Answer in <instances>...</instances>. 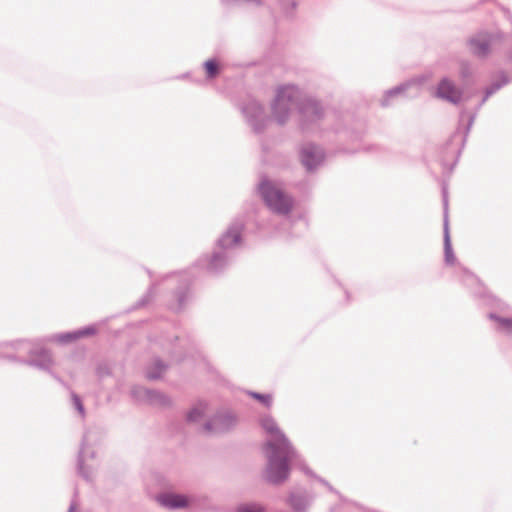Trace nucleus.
<instances>
[{"label": "nucleus", "instance_id": "31", "mask_svg": "<svg viewBox=\"0 0 512 512\" xmlns=\"http://www.w3.org/2000/svg\"><path fill=\"white\" fill-rule=\"evenodd\" d=\"M71 401L75 410L78 411L81 417L85 416V408L81 398L74 392L71 393Z\"/></svg>", "mask_w": 512, "mask_h": 512}, {"label": "nucleus", "instance_id": "20", "mask_svg": "<svg viewBox=\"0 0 512 512\" xmlns=\"http://www.w3.org/2000/svg\"><path fill=\"white\" fill-rule=\"evenodd\" d=\"M475 115L470 112H462L460 114L459 119V127L457 128L456 133L453 135V140L456 139L458 135H461L462 144L465 143L467 135L473 125Z\"/></svg>", "mask_w": 512, "mask_h": 512}, {"label": "nucleus", "instance_id": "37", "mask_svg": "<svg viewBox=\"0 0 512 512\" xmlns=\"http://www.w3.org/2000/svg\"><path fill=\"white\" fill-rule=\"evenodd\" d=\"M68 512H77V505H76V503L74 501L71 502V504L69 506V509H68Z\"/></svg>", "mask_w": 512, "mask_h": 512}, {"label": "nucleus", "instance_id": "28", "mask_svg": "<svg viewBox=\"0 0 512 512\" xmlns=\"http://www.w3.org/2000/svg\"><path fill=\"white\" fill-rule=\"evenodd\" d=\"M469 96L463 92L459 91L454 85L450 83V103H459L461 101H467Z\"/></svg>", "mask_w": 512, "mask_h": 512}, {"label": "nucleus", "instance_id": "18", "mask_svg": "<svg viewBox=\"0 0 512 512\" xmlns=\"http://www.w3.org/2000/svg\"><path fill=\"white\" fill-rule=\"evenodd\" d=\"M157 501L161 506L168 509H180L189 505V500L186 496L174 493L159 494Z\"/></svg>", "mask_w": 512, "mask_h": 512}, {"label": "nucleus", "instance_id": "22", "mask_svg": "<svg viewBox=\"0 0 512 512\" xmlns=\"http://www.w3.org/2000/svg\"><path fill=\"white\" fill-rule=\"evenodd\" d=\"M147 404L155 407H167L171 404V400L164 393L150 389Z\"/></svg>", "mask_w": 512, "mask_h": 512}, {"label": "nucleus", "instance_id": "14", "mask_svg": "<svg viewBox=\"0 0 512 512\" xmlns=\"http://www.w3.org/2000/svg\"><path fill=\"white\" fill-rule=\"evenodd\" d=\"M230 263L227 252L216 248L210 256H202L198 259L197 265L204 268L208 273L218 274L222 272Z\"/></svg>", "mask_w": 512, "mask_h": 512}, {"label": "nucleus", "instance_id": "25", "mask_svg": "<svg viewBox=\"0 0 512 512\" xmlns=\"http://www.w3.org/2000/svg\"><path fill=\"white\" fill-rule=\"evenodd\" d=\"M203 66L206 71V77L209 80L216 78L220 73L219 63L215 59L205 61Z\"/></svg>", "mask_w": 512, "mask_h": 512}, {"label": "nucleus", "instance_id": "11", "mask_svg": "<svg viewBox=\"0 0 512 512\" xmlns=\"http://www.w3.org/2000/svg\"><path fill=\"white\" fill-rule=\"evenodd\" d=\"M169 278L178 283L175 292V302L170 304V308L176 312L182 311L190 300L189 286L192 282V277L188 272H182Z\"/></svg>", "mask_w": 512, "mask_h": 512}, {"label": "nucleus", "instance_id": "12", "mask_svg": "<svg viewBox=\"0 0 512 512\" xmlns=\"http://www.w3.org/2000/svg\"><path fill=\"white\" fill-rule=\"evenodd\" d=\"M325 159L323 148L314 143H305L300 149V160L305 169L309 172L317 169Z\"/></svg>", "mask_w": 512, "mask_h": 512}, {"label": "nucleus", "instance_id": "30", "mask_svg": "<svg viewBox=\"0 0 512 512\" xmlns=\"http://www.w3.org/2000/svg\"><path fill=\"white\" fill-rule=\"evenodd\" d=\"M236 512H265V509L260 504L248 503L240 505Z\"/></svg>", "mask_w": 512, "mask_h": 512}, {"label": "nucleus", "instance_id": "17", "mask_svg": "<svg viewBox=\"0 0 512 512\" xmlns=\"http://www.w3.org/2000/svg\"><path fill=\"white\" fill-rule=\"evenodd\" d=\"M95 332L96 328L94 326H87L75 331L53 335L51 337V340L61 344H67L76 341L80 338L94 335Z\"/></svg>", "mask_w": 512, "mask_h": 512}, {"label": "nucleus", "instance_id": "13", "mask_svg": "<svg viewBox=\"0 0 512 512\" xmlns=\"http://www.w3.org/2000/svg\"><path fill=\"white\" fill-rule=\"evenodd\" d=\"M92 431H87L82 439L81 447L78 453L77 469L79 475L86 481H92L94 477V469L86 465L87 457H94V451H90L89 445L92 440Z\"/></svg>", "mask_w": 512, "mask_h": 512}, {"label": "nucleus", "instance_id": "38", "mask_svg": "<svg viewBox=\"0 0 512 512\" xmlns=\"http://www.w3.org/2000/svg\"><path fill=\"white\" fill-rule=\"evenodd\" d=\"M147 302H148V299H146V297H145V298H143V299H142V301H141V305H144V304H145V303H147Z\"/></svg>", "mask_w": 512, "mask_h": 512}, {"label": "nucleus", "instance_id": "5", "mask_svg": "<svg viewBox=\"0 0 512 512\" xmlns=\"http://www.w3.org/2000/svg\"><path fill=\"white\" fill-rule=\"evenodd\" d=\"M433 72L428 70L420 75H416L400 85L385 91L380 100L382 107H389L397 96H405L407 98H417L423 87H425L433 78Z\"/></svg>", "mask_w": 512, "mask_h": 512}, {"label": "nucleus", "instance_id": "39", "mask_svg": "<svg viewBox=\"0 0 512 512\" xmlns=\"http://www.w3.org/2000/svg\"><path fill=\"white\" fill-rule=\"evenodd\" d=\"M153 290H154V285L150 288L147 297L150 296V294L153 292Z\"/></svg>", "mask_w": 512, "mask_h": 512}, {"label": "nucleus", "instance_id": "19", "mask_svg": "<svg viewBox=\"0 0 512 512\" xmlns=\"http://www.w3.org/2000/svg\"><path fill=\"white\" fill-rule=\"evenodd\" d=\"M443 201V255L448 263V192L444 181L441 182Z\"/></svg>", "mask_w": 512, "mask_h": 512}, {"label": "nucleus", "instance_id": "23", "mask_svg": "<svg viewBox=\"0 0 512 512\" xmlns=\"http://www.w3.org/2000/svg\"><path fill=\"white\" fill-rule=\"evenodd\" d=\"M206 409L207 404L204 402H199L191 410L188 411L186 415L187 422L199 423L203 419Z\"/></svg>", "mask_w": 512, "mask_h": 512}, {"label": "nucleus", "instance_id": "26", "mask_svg": "<svg viewBox=\"0 0 512 512\" xmlns=\"http://www.w3.org/2000/svg\"><path fill=\"white\" fill-rule=\"evenodd\" d=\"M150 389L142 386H134L131 389V397L139 403L147 404Z\"/></svg>", "mask_w": 512, "mask_h": 512}, {"label": "nucleus", "instance_id": "2", "mask_svg": "<svg viewBox=\"0 0 512 512\" xmlns=\"http://www.w3.org/2000/svg\"><path fill=\"white\" fill-rule=\"evenodd\" d=\"M307 92L296 84L279 85L270 104L271 117L280 126L290 120L293 111L299 109Z\"/></svg>", "mask_w": 512, "mask_h": 512}, {"label": "nucleus", "instance_id": "3", "mask_svg": "<svg viewBox=\"0 0 512 512\" xmlns=\"http://www.w3.org/2000/svg\"><path fill=\"white\" fill-rule=\"evenodd\" d=\"M259 193L268 208L279 215H287L293 207V199L275 181L263 178L258 186Z\"/></svg>", "mask_w": 512, "mask_h": 512}, {"label": "nucleus", "instance_id": "33", "mask_svg": "<svg viewBox=\"0 0 512 512\" xmlns=\"http://www.w3.org/2000/svg\"><path fill=\"white\" fill-rule=\"evenodd\" d=\"M96 374L99 379H103L109 375H111V369L106 362H101L97 365Z\"/></svg>", "mask_w": 512, "mask_h": 512}, {"label": "nucleus", "instance_id": "34", "mask_svg": "<svg viewBox=\"0 0 512 512\" xmlns=\"http://www.w3.org/2000/svg\"><path fill=\"white\" fill-rule=\"evenodd\" d=\"M302 469H303V471L305 472V474H307V475H309V476H312V477H315V478H316V479H317L321 484H323L325 487H327V489H328L330 492H333V493H335V494H338V492H337V491H336V490H335V489H334V488H333V487H332V486H331V485H330V484H329L325 479H323V478H321V477H317V476H315V475L313 474V472H312L309 468H307V467H305V466H303V467H302Z\"/></svg>", "mask_w": 512, "mask_h": 512}, {"label": "nucleus", "instance_id": "24", "mask_svg": "<svg viewBox=\"0 0 512 512\" xmlns=\"http://www.w3.org/2000/svg\"><path fill=\"white\" fill-rule=\"evenodd\" d=\"M429 90L434 97L448 101V77H442L438 86L430 87Z\"/></svg>", "mask_w": 512, "mask_h": 512}, {"label": "nucleus", "instance_id": "1", "mask_svg": "<svg viewBox=\"0 0 512 512\" xmlns=\"http://www.w3.org/2000/svg\"><path fill=\"white\" fill-rule=\"evenodd\" d=\"M259 421L269 435L264 445L267 456L265 479L273 485H280L289 477L290 462L296 461L299 456L272 416L262 415Z\"/></svg>", "mask_w": 512, "mask_h": 512}, {"label": "nucleus", "instance_id": "36", "mask_svg": "<svg viewBox=\"0 0 512 512\" xmlns=\"http://www.w3.org/2000/svg\"><path fill=\"white\" fill-rule=\"evenodd\" d=\"M449 257H450V268H453V273H455V271L457 269H459L457 266H456V257L455 255L453 254V251L452 249L450 248V254H449Z\"/></svg>", "mask_w": 512, "mask_h": 512}, {"label": "nucleus", "instance_id": "29", "mask_svg": "<svg viewBox=\"0 0 512 512\" xmlns=\"http://www.w3.org/2000/svg\"><path fill=\"white\" fill-rule=\"evenodd\" d=\"M248 394L252 398L261 402L265 407L269 408L272 405V396L270 394H262V393L253 392V391L248 392Z\"/></svg>", "mask_w": 512, "mask_h": 512}, {"label": "nucleus", "instance_id": "35", "mask_svg": "<svg viewBox=\"0 0 512 512\" xmlns=\"http://www.w3.org/2000/svg\"><path fill=\"white\" fill-rule=\"evenodd\" d=\"M464 277H465L464 281L468 285H472L475 282H477V278L471 272H469L467 270H464Z\"/></svg>", "mask_w": 512, "mask_h": 512}, {"label": "nucleus", "instance_id": "9", "mask_svg": "<svg viewBox=\"0 0 512 512\" xmlns=\"http://www.w3.org/2000/svg\"><path fill=\"white\" fill-rule=\"evenodd\" d=\"M238 418L236 414L229 409H220L214 415L205 421L202 430L211 435L224 434L236 427Z\"/></svg>", "mask_w": 512, "mask_h": 512}, {"label": "nucleus", "instance_id": "16", "mask_svg": "<svg viewBox=\"0 0 512 512\" xmlns=\"http://www.w3.org/2000/svg\"><path fill=\"white\" fill-rule=\"evenodd\" d=\"M226 5H241V4H249V5H271L274 0H221ZM279 4L285 14L289 15L296 7L295 0H279Z\"/></svg>", "mask_w": 512, "mask_h": 512}, {"label": "nucleus", "instance_id": "21", "mask_svg": "<svg viewBox=\"0 0 512 512\" xmlns=\"http://www.w3.org/2000/svg\"><path fill=\"white\" fill-rule=\"evenodd\" d=\"M166 370V365L159 358H155L152 363L146 368V377L149 380H157L159 379L164 371Z\"/></svg>", "mask_w": 512, "mask_h": 512}, {"label": "nucleus", "instance_id": "7", "mask_svg": "<svg viewBox=\"0 0 512 512\" xmlns=\"http://www.w3.org/2000/svg\"><path fill=\"white\" fill-rule=\"evenodd\" d=\"M504 42V34L500 31L481 30L474 34L468 41L471 53L485 59L493 52L498 51Z\"/></svg>", "mask_w": 512, "mask_h": 512}, {"label": "nucleus", "instance_id": "4", "mask_svg": "<svg viewBox=\"0 0 512 512\" xmlns=\"http://www.w3.org/2000/svg\"><path fill=\"white\" fill-rule=\"evenodd\" d=\"M297 114L298 125L304 132L313 131L327 117V111L322 101L308 92L299 106Z\"/></svg>", "mask_w": 512, "mask_h": 512}, {"label": "nucleus", "instance_id": "32", "mask_svg": "<svg viewBox=\"0 0 512 512\" xmlns=\"http://www.w3.org/2000/svg\"><path fill=\"white\" fill-rule=\"evenodd\" d=\"M489 317L497 321L506 331L512 332V318L499 317L495 314H490Z\"/></svg>", "mask_w": 512, "mask_h": 512}, {"label": "nucleus", "instance_id": "27", "mask_svg": "<svg viewBox=\"0 0 512 512\" xmlns=\"http://www.w3.org/2000/svg\"><path fill=\"white\" fill-rule=\"evenodd\" d=\"M507 82L508 80L504 77L501 81L494 82L489 87H487L485 90V95L480 101L478 108H480L491 95L496 93L500 88L507 84Z\"/></svg>", "mask_w": 512, "mask_h": 512}, {"label": "nucleus", "instance_id": "15", "mask_svg": "<svg viewBox=\"0 0 512 512\" xmlns=\"http://www.w3.org/2000/svg\"><path fill=\"white\" fill-rule=\"evenodd\" d=\"M313 500L312 492L304 487H295L289 492L286 502L294 512H306Z\"/></svg>", "mask_w": 512, "mask_h": 512}, {"label": "nucleus", "instance_id": "40", "mask_svg": "<svg viewBox=\"0 0 512 512\" xmlns=\"http://www.w3.org/2000/svg\"><path fill=\"white\" fill-rule=\"evenodd\" d=\"M8 359L16 360V357H14V356H8Z\"/></svg>", "mask_w": 512, "mask_h": 512}, {"label": "nucleus", "instance_id": "8", "mask_svg": "<svg viewBox=\"0 0 512 512\" xmlns=\"http://www.w3.org/2000/svg\"><path fill=\"white\" fill-rule=\"evenodd\" d=\"M242 115L254 133L261 134L265 131L270 119L264 106L254 98L246 99L240 106Z\"/></svg>", "mask_w": 512, "mask_h": 512}, {"label": "nucleus", "instance_id": "10", "mask_svg": "<svg viewBox=\"0 0 512 512\" xmlns=\"http://www.w3.org/2000/svg\"><path fill=\"white\" fill-rule=\"evenodd\" d=\"M244 228V219L235 218L217 240L216 248L228 253V251L240 247L243 241Z\"/></svg>", "mask_w": 512, "mask_h": 512}, {"label": "nucleus", "instance_id": "6", "mask_svg": "<svg viewBox=\"0 0 512 512\" xmlns=\"http://www.w3.org/2000/svg\"><path fill=\"white\" fill-rule=\"evenodd\" d=\"M16 350L28 354V358L18 359L19 362L39 370L47 371L55 380L63 383L61 378L51 371L54 361L49 350L29 341L18 342Z\"/></svg>", "mask_w": 512, "mask_h": 512}]
</instances>
